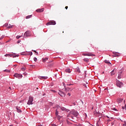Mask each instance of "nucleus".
<instances>
[{"label":"nucleus","mask_w":126,"mask_h":126,"mask_svg":"<svg viewBox=\"0 0 126 126\" xmlns=\"http://www.w3.org/2000/svg\"><path fill=\"white\" fill-rule=\"evenodd\" d=\"M71 114L74 116L75 117H77L78 116V112H77L76 111H73L70 112V114H69L68 116V119L69 120H70V121H72L73 122V117L71 116Z\"/></svg>","instance_id":"obj_1"},{"label":"nucleus","mask_w":126,"mask_h":126,"mask_svg":"<svg viewBox=\"0 0 126 126\" xmlns=\"http://www.w3.org/2000/svg\"><path fill=\"white\" fill-rule=\"evenodd\" d=\"M116 85L117 87H119V88H121L124 86V84L123 83L119 81H116Z\"/></svg>","instance_id":"obj_2"},{"label":"nucleus","mask_w":126,"mask_h":126,"mask_svg":"<svg viewBox=\"0 0 126 126\" xmlns=\"http://www.w3.org/2000/svg\"><path fill=\"white\" fill-rule=\"evenodd\" d=\"M33 97L30 96L29 98V100L28 101V105H32L33 103L32 102H33Z\"/></svg>","instance_id":"obj_3"},{"label":"nucleus","mask_w":126,"mask_h":126,"mask_svg":"<svg viewBox=\"0 0 126 126\" xmlns=\"http://www.w3.org/2000/svg\"><path fill=\"white\" fill-rule=\"evenodd\" d=\"M47 26L49 25H56V21H50L49 22L46 23Z\"/></svg>","instance_id":"obj_4"},{"label":"nucleus","mask_w":126,"mask_h":126,"mask_svg":"<svg viewBox=\"0 0 126 126\" xmlns=\"http://www.w3.org/2000/svg\"><path fill=\"white\" fill-rule=\"evenodd\" d=\"M31 36V32L29 31H27L24 34V37H30Z\"/></svg>","instance_id":"obj_5"},{"label":"nucleus","mask_w":126,"mask_h":126,"mask_svg":"<svg viewBox=\"0 0 126 126\" xmlns=\"http://www.w3.org/2000/svg\"><path fill=\"white\" fill-rule=\"evenodd\" d=\"M14 76H15V77H16L17 78H22V75H20L18 73H15L14 75Z\"/></svg>","instance_id":"obj_6"},{"label":"nucleus","mask_w":126,"mask_h":126,"mask_svg":"<svg viewBox=\"0 0 126 126\" xmlns=\"http://www.w3.org/2000/svg\"><path fill=\"white\" fill-rule=\"evenodd\" d=\"M83 56H88V57H92V56H94V55L91 53H83Z\"/></svg>","instance_id":"obj_7"},{"label":"nucleus","mask_w":126,"mask_h":126,"mask_svg":"<svg viewBox=\"0 0 126 126\" xmlns=\"http://www.w3.org/2000/svg\"><path fill=\"white\" fill-rule=\"evenodd\" d=\"M60 96L62 97H65V94L63 92H60V93H58Z\"/></svg>","instance_id":"obj_8"},{"label":"nucleus","mask_w":126,"mask_h":126,"mask_svg":"<svg viewBox=\"0 0 126 126\" xmlns=\"http://www.w3.org/2000/svg\"><path fill=\"white\" fill-rule=\"evenodd\" d=\"M36 12H43V11H44V8H42L41 9H37L36 10Z\"/></svg>","instance_id":"obj_9"},{"label":"nucleus","mask_w":126,"mask_h":126,"mask_svg":"<svg viewBox=\"0 0 126 126\" xmlns=\"http://www.w3.org/2000/svg\"><path fill=\"white\" fill-rule=\"evenodd\" d=\"M124 99L123 98H118L117 100V102H118V103H122V102H123V100Z\"/></svg>","instance_id":"obj_10"},{"label":"nucleus","mask_w":126,"mask_h":126,"mask_svg":"<svg viewBox=\"0 0 126 126\" xmlns=\"http://www.w3.org/2000/svg\"><path fill=\"white\" fill-rule=\"evenodd\" d=\"M116 70L114 69L113 70H112L111 72V75L113 76V75H115V74H116Z\"/></svg>","instance_id":"obj_11"},{"label":"nucleus","mask_w":126,"mask_h":126,"mask_svg":"<svg viewBox=\"0 0 126 126\" xmlns=\"http://www.w3.org/2000/svg\"><path fill=\"white\" fill-rule=\"evenodd\" d=\"M118 78V79H121V78H122V72H120L119 73Z\"/></svg>","instance_id":"obj_12"},{"label":"nucleus","mask_w":126,"mask_h":126,"mask_svg":"<svg viewBox=\"0 0 126 126\" xmlns=\"http://www.w3.org/2000/svg\"><path fill=\"white\" fill-rule=\"evenodd\" d=\"M49 60V58H43L42 59V62L43 63H46V61H48Z\"/></svg>","instance_id":"obj_13"},{"label":"nucleus","mask_w":126,"mask_h":126,"mask_svg":"<svg viewBox=\"0 0 126 126\" xmlns=\"http://www.w3.org/2000/svg\"><path fill=\"white\" fill-rule=\"evenodd\" d=\"M40 79H48V77L47 76H42L39 77Z\"/></svg>","instance_id":"obj_14"},{"label":"nucleus","mask_w":126,"mask_h":126,"mask_svg":"<svg viewBox=\"0 0 126 126\" xmlns=\"http://www.w3.org/2000/svg\"><path fill=\"white\" fill-rule=\"evenodd\" d=\"M65 72H67L68 73H70V72H71V71L70 70V69L68 68L65 69Z\"/></svg>","instance_id":"obj_15"},{"label":"nucleus","mask_w":126,"mask_h":126,"mask_svg":"<svg viewBox=\"0 0 126 126\" xmlns=\"http://www.w3.org/2000/svg\"><path fill=\"white\" fill-rule=\"evenodd\" d=\"M84 62H86V63H88L89 62V59L85 58L83 59Z\"/></svg>","instance_id":"obj_16"},{"label":"nucleus","mask_w":126,"mask_h":126,"mask_svg":"<svg viewBox=\"0 0 126 126\" xmlns=\"http://www.w3.org/2000/svg\"><path fill=\"white\" fill-rule=\"evenodd\" d=\"M69 90H70V88H65V90H64L65 92H68L69 91Z\"/></svg>","instance_id":"obj_17"},{"label":"nucleus","mask_w":126,"mask_h":126,"mask_svg":"<svg viewBox=\"0 0 126 126\" xmlns=\"http://www.w3.org/2000/svg\"><path fill=\"white\" fill-rule=\"evenodd\" d=\"M120 97L121 99H124V94H120Z\"/></svg>","instance_id":"obj_18"},{"label":"nucleus","mask_w":126,"mask_h":126,"mask_svg":"<svg viewBox=\"0 0 126 126\" xmlns=\"http://www.w3.org/2000/svg\"><path fill=\"white\" fill-rule=\"evenodd\" d=\"M76 71H77V72H79V73H80V69L77 67V68H76Z\"/></svg>","instance_id":"obj_19"},{"label":"nucleus","mask_w":126,"mask_h":126,"mask_svg":"<svg viewBox=\"0 0 126 126\" xmlns=\"http://www.w3.org/2000/svg\"><path fill=\"white\" fill-rule=\"evenodd\" d=\"M32 17V15H29L26 17V19H29V18H31Z\"/></svg>","instance_id":"obj_20"},{"label":"nucleus","mask_w":126,"mask_h":126,"mask_svg":"<svg viewBox=\"0 0 126 126\" xmlns=\"http://www.w3.org/2000/svg\"><path fill=\"white\" fill-rule=\"evenodd\" d=\"M16 109H17V112L18 113H21V110L20 109H19L18 108H17Z\"/></svg>","instance_id":"obj_21"},{"label":"nucleus","mask_w":126,"mask_h":126,"mask_svg":"<svg viewBox=\"0 0 126 126\" xmlns=\"http://www.w3.org/2000/svg\"><path fill=\"white\" fill-rule=\"evenodd\" d=\"M12 27H13V25L10 26V25H9V26L7 27V28L11 29L12 28Z\"/></svg>","instance_id":"obj_22"},{"label":"nucleus","mask_w":126,"mask_h":126,"mask_svg":"<svg viewBox=\"0 0 126 126\" xmlns=\"http://www.w3.org/2000/svg\"><path fill=\"white\" fill-rule=\"evenodd\" d=\"M61 110H62V111H65V108L64 107H60Z\"/></svg>","instance_id":"obj_23"},{"label":"nucleus","mask_w":126,"mask_h":126,"mask_svg":"<svg viewBox=\"0 0 126 126\" xmlns=\"http://www.w3.org/2000/svg\"><path fill=\"white\" fill-rule=\"evenodd\" d=\"M21 55H23V56H28V54H27V53H25V54L21 53Z\"/></svg>","instance_id":"obj_24"},{"label":"nucleus","mask_w":126,"mask_h":126,"mask_svg":"<svg viewBox=\"0 0 126 126\" xmlns=\"http://www.w3.org/2000/svg\"><path fill=\"white\" fill-rule=\"evenodd\" d=\"M29 55H30V56H32V55H33V53H32V52H30L29 54H28V56H29Z\"/></svg>","instance_id":"obj_25"},{"label":"nucleus","mask_w":126,"mask_h":126,"mask_svg":"<svg viewBox=\"0 0 126 126\" xmlns=\"http://www.w3.org/2000/svg\"><path fill=\"white\" fill-rule=\"evenodd\" d=\"M56 116H58V115H59V111H58V109H57L56 111Z\"/></svg>","instance_id":"obj_26"},{"label":"nucleus","mask_w":126,"mask_h":126,"mask_svg":"<svg viewBox=\"0 0 126 126\" xmlns=\"http://www.w3.org/2000/svg\"><path fill=\"white\" fill-rule=\"evenodd\" d=\"M21 37H22V36L17 35L16 36V38H17V39H19V38H21Z\"/></svg>","instance_id":"obj_27"},{"label":"nucleus","mask_w":126,"mask_h":126,"mask_svg":"<svg viewBox=\"0 0 126 126\" xmlns=\"http://www.w3.org/2000/svg\"><path fill=\"white\" fill-rule=\"evenodd\" d=\"M25 67H22V68H21V70H22V71H24L25 70Z\"/></svg>","instance_id":"obj_28"},{"label":"nucleus","mask_w":126,"mask_h":126,"mask_svg":"<svg viewBox=\"0 0 126 126\" xmlns=\"http://www.w3.org/2000/svg\"><path fill=\"white\" fill-rule=\"evenodd\" d=\"M3 38H4V35H3L1 36V38H0V40L3 39Z\"/></svg>","instance_id":"obj_29"},{"label":"nucleus","mask_w":126,"mask_h":126,"mask_svg":"<svg viewBox=\"0 0 126 126\" xmlns=\"http://www.w3.org/2000/svg\"><path fill=\"white\" fill-rule=\"evenodd\" d=\"M33 60H34V62H37V58L36 57H34L33 58Z\"/></svg>","instance_id":"obj_30"},{"label":"nucleus","mask_w":126,"mask_h":126,"mask_svg":"<svg viewBox=\"0 0 126 126\" xmlns=\"http://www.w3.org/2000/svg\"><path fill=\"white\" fill-rule=\"evenodd\" d=\"M104 62L106 63H110V62H108L107 60H105Z\"/></svg>","instance_id":"obj_31"},{"label":"nucleus","mask_w":126,"mask_h":126,"mask_svg":"<svg viewBox=\"0 0 126 126\" xmlns=\"http://www.w3.org/2000/svg\"><path fill=\"white\" fill-rule=\"evenodd\" d=\"M8 57H12V56H13V55H12V54H8Z\"/></svg>","instance_id":"obj_32"},{"label":"nucleus","mask_w":126,"mask_h":126,"mask_svg":"<svg viewBox=\"0 0 126 126\" xmlns=\"http://www.w3.org/2000/svg\"><path fill=\"white\" fill-rule=\"evenodd\" d=\"M33 52H34L36 54V55H38V52H36V50H32Z\"/></svg>","instance_id":"obj_33"},{"label":"nucleus","mask_w":126,"mask_h":126,"mask_svg":"<svg viewBox=\"0 0 126 126\" xmlns=\"http://www.w3.org/2000/svg\"><path fill=\"white\" fill-rule=\"evenodd\" d=\"M125 109H126V105H125V107L122 106V109H123V110H124V109H125Z\"/></svg>","instance_id":"obj_34"},{"label":"nucleus","mask_w":126,"mask_h":126,"mask_svg":"<svg viewBox=\"0 0 126 126\" xmlns=\"http://www.w3.org/2000/svg\"><path fill=\"white\" fill-rule=\"evenodd\" d=\"M4 71H7V72H10L9 70H5Z\"/></svg>","instance_id":"obj_35"},{"label":"nucleus","mask_w":126,"mask_h":126,"mask_svg":"<svg viewBox=\"0 0 126 126\" xmlns=\"http://www.w3.org/2000/svg\"><path fill=\"white\" fill-rule=\"evenodd\" d=\"M24 75H25V76H26V75H27V73L25 72L23 73Z\"/></svg>","instance_id":"obj_36"},{"label":"nucleus","mask_w":126,"mask_h":126,"mask_svg":"<svg viewBox=\"0 0 126 126\" xmlns=\"http://www.w3.org/2000/svg\"><path fill=\"white\" fill-rule=\"evenodd\" d=\"M38 126H45V125H44L43 124H40L39 125H38Z\"/></svg>","instance_id":"obj_37"},{"label":"nucleus","mask_w":126,"mask_h":126,"mask_svg":"<svg viewBox=\"0 0 126 126\" xmlns=\"http://www.w3.org/2000/svg\"><path fill=\"white\" fill-rule=\"evenodd\" d=\"M51 91L52 92H53L54 93H56V91H55V90H51Z\"/></svg>","instance_id":"obj_38"},{"label":"nucleus","mask_w":126,"mask_h":126,"mask_svg":"<svg viewBox=\"0 0 126 126\" xmlns=\"http://www.w3.org/2000/svg\"><path fill=\"white\" fill-rule=\"evenodd\" d=\"M19 56L18 55H16L15 56H13V58H16V57H18Z\"/></svg>","instance_id":"obj_39"},{"label":"nucleus","mask_w":126,"mask_h":126,"mask_svg":"<svg viewBox=\"0 0 126 126\" xmlns=\"http://www.w3.org/2000/svg\"><path fill=\"white\" fill-rule=\"evenodd\" d=\"M65 8V9H67V8H68V7L67 6H66Z\"/></svg>","instance_id":"obj_40"},{"label":"nucleus","mask_w":126,"mask_h":126,"mask_svg":"<svg viewBox=\"0 0 126 126\" xmlns=\"http://www.w3.org/2000/svg\"><path fill=\"white\" fill-rule=\"evenodd\" d=\"M4 56H5V57H8V54H6Z\"/></svg>","instance_id":"obj_41"},{"label":"nucleus","mask_w":126,"mask_h":126,"mask_svg":"<svg viewBox=\"0 0 126 126\" xmlns=\"http://www.w3.org/2000/svg\"><path fill=\"white\" fill-rule=\"evenodd\" d=\"M67 95H68V96H70V93H68V94H67Z\"/></svg>","instance_id":"obj_42"},{"label":"nucleus","mask_w":126,"mask_h":126,"mask_svg":"<svg viewBox=\"0 0 126 126\" xmlns=\"http://www.w3.org/2000/svg\"><path fill=\"white\" fill-rule=\"evenodd\" d=\"M115 57H118V55L117 54H116L115 55Z\"/></svg>","instance_id":"obj_43"},{"label":"nucleus","mask_w":126,"mask_h":126,"mask_svg":"<svg viewBox=\"0 0 126 126\" xmlns=\"http://www.w3.org/2000/svg\"><path fill=\"white\" fill-rule=\"evenodd\" d=\"M96 126H99V123L98 122L96 123Z\"/></svg>","instance_id":"obj_44"},{"label":"nucleus","mask_w":126,"mask_h":126,"mask_svg":"<svg viewBox=\"0 0 126 126\" xmlns=\"http://www.w3.org/2000/svg\"><path fill=\"white\" fill-rule=\"evenodd\" d=\"M52 126H57V125H55V124H52Z\"/></svg>","instance_id":"obj_45"},{"label":"nucleus","mask_w":126,"mask_h":126,"mask_svg":"<svg viewBox=\"0 0 126 126\" xmlns=\"http://www.w3.org/2000/svg\"><path fill=\"white\" fill-rule=\"evenodd\" d=\"M17 43H18V44H19V43H20V41L18 40V41H17Z\"/></svg>","instance_id":"obj_46"},{"label":"nucleus","mask_w":126,"mask_h":126,"mask_svg":"<svg viewBox=\"0 0 126 126\" xmlns=\"http://www.w3.org/2000/svg\"><path fill=\"white\" fill-rule=\"evenodd\" d=\"M113 110H114V111H117V109L116 108H113Z\"/></svg>","instance_id":"obj_47"},{"label":"nucleus","mask_w":126,"mask_h":126,"mask_svg":"<svg viewBox=\"0 0 126 126\" xmlns=\"http://www.w3.org/2000/svg\"><path fill=\"white\" fill-rule=\"evenodd\" d=\"M123 126H126V124H124Z\"/></svg>","instance_id":"obj_48"},{"label":"nucleus","mask_w":126,"mask_h":126,"mask_svg":"<svg viewBox=\"0 0 126 126\" xmlns=\"http://www.w3.org/2000/svg\"><path fill=\"white\" fill-rule=\"evenodd\" d=\"M84 86H85V87H87L85 85H84Z\"/></svg>","instance_id":"obj_49"},{"label":"nucleus","mask_w":126,"mask_h":126,"mask_svg":"<svg viewBox=\"0 0 126 126\" xmlns=\"http://www.w3.org/2000/svg\"><path fill=\"white\" fill-rule=\"evenodd\" d=\"M9 89H11V88H10V87H9Z\"/></svg>","instance_id":"obj_50"},{"label":"nucleus","mask_w":126,"mask_h":126,"mask_svg":"<svg viewBox=\"0 0 126 126\" xmlns=\"http://www.w3.org/2000/svg\"><path fill=\"white\" fill-rule=\"evenodd\" d=\"M4 26H6V24H5Z\"/></svg>","instance_id":"obj_51"},{"label":"nucleus","mask_w":126,"mask_h":126,"mask_svg":"<svg viewBox=\"0 0 126 126\" xmlns=\"http://www.w3.org/2000/svg\"><path fill=\"white\" fill-rule=\"evenodd\" d=\"M9 126H13V125H9Z\"/></svg>","instance_id":"obj_52"},{"label":"nucleus","mask_w":126,"mask_h":126,"mask_svg":"<svg viewBox=\"0 0 126 126\" xmlns=\"http://www.w3.org/2000/svg\"><path fill=\"white\" fill-rule=\"evenodd\" d=\"M70 91H72V89L70 90Z\"/></svg>","instance_id":"obj_53"},{"label":"nucleus","mask_w":126,"mask_h":126,"mask_svg":"<svg viewBox=\"0 0 126 126\" xmlns=\"http://www.w3.org/2000/svg\"><path fill=\"white\" fill-rule=\"evenodd\" d=\"M58 108H60V106H58Z\"/></svg>","instance_id":"obj_54"},{"label":"nucleus","mask_w":126,"mask_h":126,"mask_svg":"<svg viewBox=\"0 0 126 126\" xmlns=\"http://www.w3.org/2000/svg\"><path fill=\"white\" fill-rule=\"evenodd\" d=\"M58 108H60V106H58Z\"/></svg>","instance_id":"obj_55"},{"label":"nucleus","mask_w":126,"mask_h":126,"mask_svg":"<svg viewBox=\"0 0 126 126\" xmlns=\"http://www.w3.org/2000/svg\"><path fill=\"white\" fill-rule=\"evenodd\" d=\"M103 73H104V72H103Z\"/></svg>","instance_id":"obj_56"}]
</instances>
